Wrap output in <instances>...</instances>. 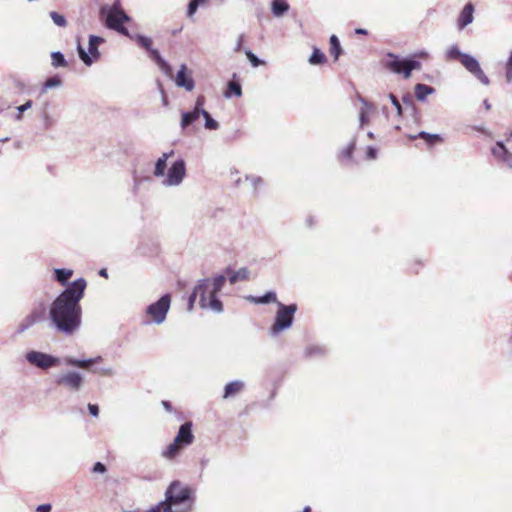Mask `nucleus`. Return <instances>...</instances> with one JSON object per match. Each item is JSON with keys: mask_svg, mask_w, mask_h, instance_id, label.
I'll return each mask as SVG.
<instances>
[{"mask_svg": "<svg viewBox=\"0 0 512 512\" xmlns=\"http://www.w3.org/2000/svg\"><path fill=\"white\" fill-rule=\"evenodd\" d=\"M87 282L84 278L73 281L52 303L50 318L56 328L72 334L81 324L83 298Z\"/></svg>", "mask_w": 512, "mask_h": 512, "instance_id": "1", "label": "nucleus"}, {"mask_svg": "<svg viewBox=\"0 0 512 512\" xmlns=\"http://www.w3.org/2000/svg\"><path fill=\"white\" fill-rule=\"evenodd\" d=\"M193 490L179 480L170 483L165 500L152 507L149 512H190L193 504Z\"/></svg>", "mask_w": 512, "mask_h": 512, "instance_id": "2", "label": "nucleus"}, {"mask_svg": "<svg viewBox=\"0 0 512 512\" xmlns=\"http://www.w3.org/2000/svg\"><path fill=\"white\" fill-rule=\"evenodd\" d=\"M225 282L226 278L223 275L200 281L189 297V310L193 308L196 298L199 297V304L202 308H209L216 312L222 311V302L216 295L223 288Z\"/></svg>", "mask_w": 512, "mask_h": 512, "instance_id": "3", "label": "nucleus"}, {"mask_svg": "<svg viewBox=\"0 0 512 512\" xmlns=\"http://www.w3.org/2000/svg\"><path fill=\"white\" fill-rule=\"evenodd\" d=\"M193 441L194 435L192 433V423L185 422L180 426L174 441L168 445L162 455L167 459H174L182 448L192 444Z\"/></svg>", "mask_w": 512, "mask_h": 512, "instance_id": "4", "label": "nucleus"}, {"mask_svg": "<svg viewBox=\"0 0 512 512\" xmlns=\"http://www.w3.org/2000/svg\"><path fill=\"white\" fill-rule=\"evenodd\" d=\"M383 66L391 72L403 75L408 79L413 70H420L421 63L416 59H400L393 53H388L383 60Z\"/></svg>", "mask_w": 512, "mask_h": 512, "instance_id": "5", "label": "nucleus"}, {"mask_svg": "<svg viewBox=\"0 0 512 512\" xmlns=\"http://www.w3.org/2000/svg\"><path fill=\"white\" fill-rule=\"evenodd\" d=\"M296 311V304L284 305L283 303H278V310L276 312L275 321L271 327V333L275 335L290 328Z\"/></svg>", "mask_w": 512, "mask_h": 512, "instance_id": "6", "label": "nucleus"}, {"mask_svg": "<svg viewBox=\"0 0 512 512\" xmlns=\"http://www.w3.org/2000/svg\"><path fill=\"white\" fill-rule=\"evenodd\" d=\"M130 21V17L120 8L119 4H114L106 16V26L119 32L122 35L129 36L124 23Z\"/></svg>", "mask_w": 512, "mask_h": 512, "instance_id": "7", "label": "nucleus"}, {"mask_svg": "<svg viewBox=\"0 0 512 512\" xmlns=\"http://www.w3.org/2000/svg\"><path fill=\"white\" fill-rule=\"evenodd\" d=\"M171 298L169 294L163 295L157 302L151 304L147 308V315L157 324L162 323L170 308Z\"/></svg>", "mask_w": 512, "mask_h": 512, "instance_id": "8", "label": "nucleus"}, {"mask_svg": "<svg viewBox=\"0 0 512 512\" xmlns=\"http://www.w3.org/2000/svg\"><path fill=\"white\" fill-rule=\"evenodd\" d=\"M103 38L98 36H90L89 38V53H87L80 44H78V53L80 59L87 65L90 66L93 63V59L97 60L100 57L98 46L103 42Z\"/></svg>", "mask_w": 512, "mask_h": 512, "instance_id": "9", "label": "nucleus"}, {"mask_svg": "<svg viewBox=\"0 0 512 512\" xmlns=\"http://www.w3.org/2000/svg\"><path fill=\"white\" fill-rule=\"evenodd\" d=\"M83 377L80 373L75 371H70L59 375L55 383L58 386L64 387L70 391H78L83 384Z\"/></svg>", "mask_w": 512, "mask_h": 512, "instance_id": "10", "label": "nucleus"}, {"mask_svg": "<svg viewBox=\"0 0 512 512\" xmlns=\"http://www.w3.org/2000/svg\"><path fill=\"white\" fill-rule=\"evenodd\" d=\"M461 57L460 63L472 73L482 84L488 85L490 83L488 77L481 69L478 61L471 55H459Z\"/></svg>", "mask_w": 512, "mask_h": 512, "instance_id": "11", "label": "nucleus"}, {"mask_svg": "<svg viewBox=\"0 0 512 512\" xmlns=\"http://www.w3.org/2000/svg\"><path fill=\"white\" fill-rule=\"evenodd\" d=\"M46 313V306L44 303H39L33 310L23 319L19 325V331L23 332L44 319Z\"/></svg>", "mask_w": 512, "mask_h": 512, "instance_id": "12", "label": "nucleus"}, {"mask_svg": "<svg viewBox=\"0 0 512 512\" xmlns=\"http://www.w3.org/2000/svg\"><path fill=\"white\" fill-rule=\"evenodd\" d=\"M26 358L28 362L42 369L53 367L58 362L53 356L38 351L27 353Z\"/></svg>", "mask_w": 512, "mask_h": 512, "instance_id": "13", "label": "nucleus"}, {"mask_svg": "<svg viewBox=\"0 0 512 512\" xmlns=\"http://www.w3.org/2000/svg\"><path fill=\"white\" fill-rule=\"evenodd\" d=\"M185 163L182 160L176 161L168 171L167 183L169 185H178L185 176Z\"/></svg>", "mask_w": 512, "mask_h": 512, "instance_id": "14", "label": "nucleus"}, {"mask_svg": "<svg viewBox=\"0 0 512 512\" xmlns=\"http://www.w3.org/2000/svg\"><path fill=\"white\" fill-rule=\"evenodd\" d=\"M176 84L180 87H184L188 91H192L194 88V81L187 72V67L182 65L176 76Z\"/></svg>", "mask_w": 512, "mask_h": 512, "instance_id": "15", "label": "nucleus"}, {"mask_svg": "<svg viewBox=\"0 0 512 512\" xmlns=\"http://www.w3.org/2000/svg\"><path fill=\"white\" fill-rule=\"evenodd\" d=\"M474 6L472 3H468L464 6L461 11L457 24L459 29H464L468 24L473 21Z\"/></svg>", "mask_w": 512, "mask_h": 512, "instance_id": "16", "label": "nucleus"}, {"mask_svg": "<svg viewBox=\"0 0 512 512\" xmlns=\"http://www.w3.org/2000/svg\"><path fill=\"white\" fill-rule=\"evenodd\" d=\"M244 388V384L241 381H233L228 383L224 388L223 398L227 399L240 393Z\"/></svg>", "mask_w": 512, "mask_h": 512, "instance_id": "17", "label": "nucleus"}, {"mask_svg": "<svg viewBox=\"0 0 512 512\" xmlns=\"http://www.w3.org/2000/svg\"><path fill=\"white\" fill-rule=\"evenodd\" d=\"M227 272L229 274V282L231 284H235L238 281H245L249 279L250 273L249 270L245 267L240 268L239 270L234 272H230L229 270Z\"/></svg>", "mask_w": 512, "mask_h": 512, "instance_id": "18", "label": "nucleus"}, {"mask_svg": "<svg viewBox=\"0 0 512 512\" xmlns=\"http://www.w3.org/2000/svg\"><path fill=\"white\" fill-rule=\"evenodd\" d=\"M415 96L418 100H425L426 97L434 92V88L426 84H416L414 88Z\"/></svg>", "mask_w": 512, "mask_h": 512, "instance_id": "19", "label": "nucleus"}, {"mask_svg": "<svg viewBox=\"0 0 512 512\" xmlns=\"http://www.w3.org/2000/svg\"><path fill=\"white\" fill-rule=\"evenodd\" d=\"M421 138L423 139L428 146H434L443 141L442 137L438 134H429L427 132H420L417 136L412 137V139Z\"/></svg>", "mask_w": 512, "mask_h": 512, "instance_id": "20", "label": "nucleus"}, {"mask_svg": "<svg viewBox=\"0 0 512 512\" xmlns=\"http://www.w3.org/2000/svg\"><path fill=\"white\" fill-rule=\"evenodd\" d=\"M327 62L325 54L317 47L313 48V52L309 57V63L311 65H323Z\"/></svg>", "mask_w": 512, "mask_h": 512, "instance_id": "21", "label": "nucleus"}, {"mask_svg": "<svg viewBox=\"0 0 512 512\" xmlns=\"http://www.w3.org/2000/svg\"><path fill=\"white\" fill-rule=\"evenodd\" d=\"M329 44H330L329 52L334 57V61H337L339 56L342 53V48H341L339 39L337 38L336 35H332L330 37Z\"/></svg>", "mask_w": 512, "mask_h": 512, "instance_id": "22", "label": "nucleus"}, {"mask_svg": "<svg viewBox=\"0 0 512 512\" xmlns=\"http://www.w3.org/2000/svg\"><path fill=\"white\" fill-rule=\"evenodd\" d=\"M173 154V151H171L170 153H164L162 155V157H160L157 162H156V165H155V170H154V174L156 176H162L164 175V171L166 169V162H167V159Z\"/></svg>", "mask_w": 512, "mask_h": 512, "instance_id": "23", "label": "nucleus"}, {"mask_svg": "<svg viewBox=\"0 0 512 512\" xmlns=\"http://www.w3.org/2000/svg\"><path fill=\"white\" fill-rule=\"evenodd\" d=\"M201 115L200 112L196 111L195 109L191 112H185L182 114V120H181V127L186 128L193 122H195L199 116Z\"/></svg>", "mask_w": 512, "mask_h": 512, "instance_id": "24", "label": "nucleus"}, {"mask_svg": "<svg viewBox=\"0 0 512 512\" xmlns=\"http://www.w3.org/2000/svg\"><path fill=\"white\" fill-rule=\"evenodd\" d=\"M55 279L62 285H65L71 278L73 271L70 269H55Z\"/></svg>", "mask_w": 512, "mask_h": 512, "instance_id": "25", "label": "nucleus"}, {"mask_svg": "<svg viewBox=\"0 0 512 512\" xmlns=\"http://www.w3.org/2000/svg\"><path fill=\"white\" fill-rule=\"evenodd\" d=\"M242 95V88L239 82L230 81L228 83L227 90L225 92L226 97L237 96L240 97Z\"/></svg>", "mask_w": 512, "mask_h": 512, "instance_id": "26", "label": "nucleus"}, {"mask_svg": "<svg viewBox=\"0 0 512 512\" xmlns=\"http://www.w3.org/2000/svg\"><path fill=\"white\" fill-rule=\"evenodd\" d=\"M96 362V359H88V360H77L74 358L66 359V363L73 367L78 368H89Z\"/></svg>", "mask_w": 512, "mask_h": 512, "instance_id": "27", "label": "nucleus"}, {"mask_svg": "<svg viewBox=\"0 0 512 512\" xmlns=\"http://www.w3.org/2000/svg\"><path fill=\"white\" fill-rule=\"evenodd\" d=\"M288 9H289V5L284 0H274L272 2L273 13L277 16L284 14L286 11H288Z\"/></svg>", "mask_w": 512, "mask_h": 512, "instance_id": "28", "label": "nucleus"}, {"mask_svg": "<svg viewBox=\"0 0 512 512\" xmlns=\"http://www.w3.org/2000/svg\"><path fill=\"white\" fill-rule=\"evenodd\" d=\"M492 154L502 161L504 157L508 155V150L501 142H497L496 145L492 148Z\"/></svg>", "mask_w": 512, "mask_h": 512, "instance_id": "29", "label": "nucleus"}, {"mask_svg": "<svg viewBox=\"0 0 512 512\" xmlns=\"http://www.w3.org/2000/svg\"><path fill=\"white\" fill-rule=\"evenodd\" d=\"M52 65L54 67H66L67 62L61 52H53L51 54Z\"/></svg>", "mask_w": 512, "mask_h": 512, "instance_id": "30", "label": "nucleus"}, {"mask_svg": "<svg viewBox=\"0 0 512 512\" xmlns=\"http://www.w3.org/2000/svg\"><path fill=\"white\" fill-rule=\"evenodd\" d=\"M356 148V144L355 142H351L349 143L344 149H342L341 153H340V157L341 159H344V160H351L352 159V156H353V153H354V150Z\"/></svg>", "mask_w": 512, "mask_h": 512, "instance_id": "31", "label": "nucleus"}, {"mask_svg": "<svg viewBox=\"0 0 512 512\" xmlns=\"http://www.w3.org/2000/svg\"><path fill=\"white\" fill-rule=\"evenodd\" d=\"M135 41L139 46L143 47L147 51L151 50L152 48V40L149 37L137 35L135 37Z\"/></svg>", "mask_w": 512, "mask_h": 512, "instance_id": "32", "label": "nucleus"}, {"mask_svg": "<svg viewBox=\"0 0 512 512\" xmlns=\"http://www.w3.org/2000/svg\"><path fill=\"white\" fill-rule=\"evenodd\" d=\"M201 115L205 118V127L210 130L218 128V123L212 119L211 115L207 111H202Z\"/></svg>", "mask_w": 512, "mask_h": 512, "instance_id": "33", "label": "nucleus"}, {"mask_svg": "<svg viewBox=\"0 0 512 512\" xmlns=\"http://www.w3.org/2000/svg\"><path fill=\"white\" fill-rule=\"evenodd\" d=\"M254 300L256 303L266 304V303L276 302L277 298H276V294L274 292H267L264 296L255 298Z\"/></svg>", "mask_w": 512, "mask_h": 512, "instance_id": "34", "label": "nucleus"}, {"mask_svg": "<svg viewBox=\"0 0 512 512\" xmlns=\"http://www.w3.org/2000/svg\"><path fill=\"white\" fill-rule=\"evenodd\" d=\"M148 52H149V54H150V57H151L154 61H156V63H157L160 67L164 68V67H166V66H167V64H166V63H165V61L162 59V57H161V55H160V53H159V51H158V50L151 48V50H149Z\"/></svg>", "mask_w": 512, "mask_h": 512, "instance_id": "35", "label": "nucleus"}, {"mask_svg": "<svg viewBox=\"0 0 512 512\" xmlns=\"http://www.w3.org/2000/svg\"><path fill=\"white\" fill-rule=\"evenodd\" d=\"M50 16L57 26L65 27L67 25V21L63 15H60L57 12H51Z\"/></svg>", "mask_w": 512, "mask_h": 512, "instance_id": "36", "label": "nucleus"}, {"mask_svg": "<svg viewBox=\"0 0 512 512\" xmlns=\"http://www.w3.org/2000/svg\"><path fill=\"white\" fill-rule=\"evenodd\" d=\"M207 1L208 0H191L188 5V11H187L188 15L192 16L196 12L198 6L206 3Z\"/></svg>", "mask_w": 512, "mask_h": 512, "instance_id": "37", "label": "nucleus"}, {"mask_svg": "<svg viewBox=\"0 0 512 512\" xmlns=\"http://www.w3.org/2000/svg\"><path fill=\"white\" fill-rule=\"evenodd\" d=\"M246 56L251 62L253 67H258L259 65L264 64L262 60H260L256 55H254L251 51H246Z\"/></svg>", "mask_w": 512, "mask_h": 512, "instance_id": "38", "label": "nucleus"}, {"mask_svg": "<svg viewBox=\"0 0 512 512\" xmlns=\"http://www.w3.org/2000/svg\"><path fill=\"white\" fill-rule=\"evenodd\" d=\"M204 103H205V97L203 95H199L196 99V103H195V107L194 109L200 113H202V111H205L203 109V106H204Z\"/></svg>", "mask_w": 512, "mask_h": 512, "instance_id": "39", "label": "nucleus"}, {"mask_svg": "<svg viewBox=\"0 0 512 512\" xmlns=\"http://www.w3.org/2000/svg\"><path fill=\"white\" fill-rule=\"evenodd\" d=\"M506 79L507 82L512 81V54L510 55L506 64Z\"/></svg>", "mask_w": 512, "mask_h": 512, "instance_id": "40", "label": "nucleus"}, {"mask_svg": "<svg viewBox=\"0 0 512 512\" xmlns=\"http://www.w3.org/2000/svg\"><path fill=\"white\" fill-rule=\"evenodd\" d=\"M32 106V101L31 100H28L25 104L19 106L17 109L19 111L18 115H17V119L20 120L22 118V113L24 111H26L27 109L31 108Z\"/></svg>", "mask_w": 512, "mask_h": 512, "instance_id": "41", "label": "nucleus"}, {"mask_svg": "<svg viewBox=\"0 0 512 512\" xmlns=\"http://www.w3.org/2000/svg\"><path fill=\"white\" fill-rule=\"evenodd\" d=\"M459 55H466L465 53L460 52L457 48H452L449 50V56L452 59H457L460 62L461 57Z\"/></svg>", "mask_w": 512, "mask_h": 512, "instance_id": "42", "label": "nucleus"}, {"mask_svg": "<svg viewBox=\"0 0 512 512\" xmlns=\"http://www.w3.org/2000/svg\"><path fill=\"white\" fill-rule=\"evenodd\" d=\"M92 471L94 473H104L106 472V467L101 462H97L94 464Z\"/></svg>", "mask_w": 512, "mask_h": 512, "instance_id": "43", "label": "nucleus"}, {"mask_svg": "<svg viewBox=\"0 0 512 512\" xmlns=\"http://www.w3.org/2000/svg\"><path fill=\"white\" fill-rule=\"evenodd\" d=\"M366 156L368 159H375L377 156V150L371 146H369L366 150Z\"/></svg>", "mask_w": 512, "mask_h": 512, "instance_id": "44", "label": "nucleus"}, {"mask_svg": "<svg viewBox=\"0 0 512 512\" xmlns=\"http://www.w3.org/2000/svg\"><path fill=\"white\" fill-rule=\"evenodd\" d=\"M390 98H391L393 105L398 110V112L401 113L402 108H401V104L399 103L398 99L393 94H390Z\"/></svg>", "mask_w": 512, "mask_h": 512, "instance_id": "45", "label": "nucleus"}, {"mask_svg": "<svg viewBox=\"0 0 512 512\" xmlns=\"http://www.w3.org/2000/svg\"><path fill=\"white\" fill-rule=\"evenodd\" d=\"M88 409H89V412L93 415V416H98L99 414V408L97 405H94V404H89L88 405Z\"/></svg>", "mask_w": 512, "mask_h": 512, "instance_id": "46", "label": "nucleus"}, {"mask_svg": "<svg viewBox=\"0 0 512 512\" xmlns=\"http://www.w3.org/2000/svg\"><path fill=\"white\" fill-rule=\"evenodd\" d=\"M50 511H51L50 504H43V505H39L37 507V512H50Z\"/></svg>", "mask_w": 512, "mask_h": 512, "instance_id": "47", "label": "nucleus"}, {"mask_svg": "<svg viewBox=\"0 0 512 512\" xmlns=\"http://www.w3.org/2000/svg\"><path fill=\"white\" fill-rule=\"evenodd\" d=\"M502 161L512 167V153L508 151V155H506Z\"/></svg>", "mask_w": 512, "mask_h": 512, "instance_id": "48", "label": "nucleus"}, {"mask_svg": "<svg viewBox=\"0 0 512 512\" xmlns=\"http://www.w3.org/2000/svg\"><path fill=\"white\" fill-rule=\"evenodd\" d=\"M59 83H60L59 79H57V78H50V79L47 80L46 86L51 87V86L57 85Z\"/></svg>", "mask_w": 512, "mask_h": 512, "instance_id": "49", "label": "nucleus"}, {"mask_svg": "<svg viewBox=\"0 0 512 512\" xmlns=\"http://www.w3.org/2000/svg\"><path fill=\"white\" fill-rule=\"evenodd\" d=\"M414 58L427 59L428 53L425 51H420V52L414 54Z\"/></svg>", "mask_w": 512, "mask_h": 512, "instance_id": "50", "label": "nucleus"}, {"mask_svg": "<svg viewBox=\"0 0 512 512\" xmlns=\"http://www.w3.org/2000/svg\"><path fill=\"white\" fill-rule=\"evenodd\" d=\"M162 405L167 411H172V405L169 401H162Z\"/></svg>", "mask_w": 512, "mask_h": 512, "instance_id": "51", "label": "nucleus"}, {"mask_svg": "<svg viewBox=\"0 0 512 512\" xmlns=\"http://www.w3.org/2000/svg\"><path fill=\"white\" fill-rule=\"evenodd\" d=\"M99 275L104 277V278H108V272H107V269L106 268H102L100 269L99 271Z\"/></svg>", "mask_w": 512, "mask_h": 512, "instance_id": "52", "label": "nucleus"}, {"mask_svg": "<svg viewBox=\"0 0 512 512\" xmlns=\"http://www.w3.org/2000/svg\"><path fill=\"white\" fill-rule=\"evenodd\" d=\"M355 33L356 34H362V35H367L368 34L367 30L362 29V28L355 29Z\"/></svg>", "mask_w": 512, "mask_h": 512, "instance_id": "53", "label": "nucleus"}, {"mask_svg": "<svg viewBox=\"0 0 512 512\" xmlns=\"http://www.w3.org/2000/svg\"><path fill=\"white\" fill-rule=\"evenodd\" d=\"M302 512H311V508L309 506H306Z\"/></svg>", "mask_w": 512, "mask_h": 512, "instance_id": "54", "label": "nucleus"}, {"mask_svg": "<svg viewBox=\"0 0 512 512\" xmlns=\"http://www.w3.org/2000/svg\"><path fill=\"white\" fill-rule=\"evenodd\" d=\"M242 40H243V36H240V39H239V45H238L237 50H239V49H240V45H241Z\"/></svg>", "mask_w": 512, "mask_h": 512, "instance_id": "55", "label": "nucleus"}, {"mask_svg": "<svg viewBox=\"0 0 512 512\" xmlns=\"http://www.w3.org/2000/svg\"><path fill=\"white\" fill-rule=\"evenodd\" d=\"M205 297H209V292H205Z\"/></svg>", "mask_w": 512, "mask_h": 512, "instance_id": "56", "label": "nucleus"}]
</instances>
